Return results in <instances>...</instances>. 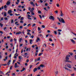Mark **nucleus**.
Masks as SVG:
<instances>
[{
    "label": "nucleus",
    "mask_w": 76,
    "mask_h": 76,
    "mask_svg": "<svg viewBox=\"0 0 76 76\" xmlns=\"http://www.w3.org/2000/svg\"><path fill=\"white\" fill-rule=\"evenodd\" d=\"M56 5H57V6L58 7H59V5L58 4H56Z\"/></svg>",
    "instance_id": "obj_55"
},
{
    "label": "nucleus",
    "mask_w": 76,
    "mask_h": 76,
    "mask_svg": "<svg viewBox=\"0 0 76 76\" xmlns=\"http://www.w3.org/2000/svg\"><path fill=\"white\" fill-rule=\"evenodd\" d=\"M17 63H15V68H17V67H18V66H17Z\"/></svg>",
    "instance_id": "obj_16"
},
{
    "label": "nucleus",
    "mask_w": 76,
    "mask_h": 76,
    "mask_svg": "<svg viewBox=\"0 0 76 76\" xmlns=\"http://www.w3.org/2000/svg\"><path fill=\"white\" fill-rule=\"evenodd\" d=\"M73 68H74V70H75V71H76V68H75V67H73Z\"/></svg>",
    "instance_id": "obj_39"
},
{
    "label": "nucleus",
    "mask_w": 76,
    "mask_h": 76,
    "mask_svg": "<svg viewBox=\"0 0 76 76\" xmlns=\"http://www.w3.org/2000/svg\"><path fill=\"white\" fill-rule=\"evenodd\" d=\"M25 70V68L23 67V69L21 70L20 71V72H22L23 71H24V70Z\"/></svg>",
    "instance_id": "obj_11"
},
{
    "label": "nucleus",
    "mask_w": 76,
    "mask_h": 76,
    "mask_svg": "<svg viewBox=\"0 0 76 76\" xmlns=\"http://www.w3.org/2000/svg\"><path fill=\"white\" fill-rule=\"evenodd\" d=\"M54 34H55V35H57V32L56 31H54Z\"/></svg>",
    "instance_id": "obj_21"
},
{
    "label": "nucleus",
    "mask_w": 76,
    "mask_h": 76,
    "mask_svg": "<svg viewBox=\"0 0 76 76\" xmlns=\"http://www.w3.org/2000/svg\"><path fill=\"white\" fill-rule=\"evenodd\" d=\"M61 23H65V22L64 20V19H63V18H61Z\"/></svg>",
    "instance_id": "obj_5"
},
{
    "label": "nucleus",
    "mask_w": 76,
    "mask_h": 76,
    "mask_svg": "<svg viewBox=\"0 0 76 76\" xmlns=\"http://www.w3.org/2000/svg\"><path fill=\"white\" fill-rule=\"evenodd\" d=\"M0 26H1V28H2V26H3V25L2 24V23H0Z\"/></svg>",
    "instance_id": "obj_19"
},
{
    "label": "nucleus",
    "mask_w": 76,
    "mask_h": 76,
    "mask_svg": "<svg viewBox=\"0 0 76 76\" xmlns=\"http://www.w3.org/2000/svg\"><path fill=\"white\" fill-rule=\"evenodd\" d=\"M10 71H9V72H7V73H6V75H8V74L9 73H10Z\"/></svg>",
    "instance_id": "obj_24"
},
{
    "label": "nucleus",
    "mask_w": 76,
    "mask_h": 76,
    "mask_svg": "<svg viewBox=\"0 0 76 76\" xmlns=\"http://www.w3.org/2000/svg\"><path fill=\"white\" fill-rule=\"evenodd\" d=\"M49 40L50 41V42H52V41H53V40H52V39H51V38H50V39H49Z\"/></svg>",
    "instance_id": "obj_26"
},
{
    "label": "nucleus",
    "mask_w": 76,
    "mask_h": 76,
    "mask_svg": "<svg viewBox=\"0 0 76 76\" xmlns=\"http://www.w3.org/2000/svg\"><path fill=\"white\" fill-rule=\"evenodd\" d=\"M4 16L5 17L6 16V12H4Z\"/></svg>",
    "instance_id": "obj_45"
},
{
    "label": "nucleus",
    "mask_w": 76,
    "mask_h": 76,
    "mask_svg": "<svg viewBox=\"0 0 76 76\" xmlns=\"http://www.w3.org/2000/svg\"><path fill=\"white\" fill-rule=\"evenodd\" d=\"M37 70V68H34V69L33 70L34 72H35Z\"/></svg>",
    "instance_id": "obj_10"
},
{
    "label": "nucleus",
    "mask_w": 76,
    "mask_h": 76,
    "mask_svg": "<svg viewBox=\"0 0 76 76\" xmlns=\"http://www.w3.org/2000/svg\"><path fill=\"white\" fill-rule=\"evenodd\" d=\"M40 40V39L39 38V37H37V39L36 40V41H37V42H38V41Z\"/></svg>",
    "instance_id": "obj_7"
},
{
    "label": "nucleus",
    "mask_w": 76,
    "mask_h": 76,
    "mask_svg": "<svg viewBox=\"0 0 76 76\" xmlns=\"http://www.w3.org/2000/svg\"><path fill=\"white\" fill-rule=\"evenodd\" d=\"M22 34V32L21 31H19V32H17V33H16V34L17 35L19 34Z\"/></svg>",
    "instance_id": "obj_9"
},
{
    "label": "nucleus",
    "mask_w": 76,
    "mask_h": 76,
    "mask_svg": "<svg viewBox=\"0 0 76 76\" xmlns=\"http://www.w3.org/2000/svg\"><path fill=\"white\" fill-rule=\"evenodd\" d=\"M0 72L1 74H2L3 75H4V73L2 71H0Z\"/></svg>",
    "instance_id": "obj_17"
},
{
    "label": "nucleus",
    "mask_w": 76,
    "mask_h": 76,
    "mask_svg": "<svg viewBox=\"0 0 76 76\" xmlns=\"http://www.w3.org/2000/svg\"><path fill=\"white\" fill-rule=\"evenodd\" d=\"M11 2L10 1H8L7 2L6 4L7 6H9Z\"/></svg>",
    "instance_id": "obj_4"
},
{
    "label": "nucleus",
    "mask_w": 76,
    "mask_h": 76,
    "mask_svg": "<svg viewBox=\"0 0 76 76\" xmlns=\"http://www.w3.org/2000/svg\"><path fill=\"white\" fill-rule=\"evenodd\" d=\"M40 28L39 27H38V30L39 31H40Z\"/></svg>",
    "instance_id": "obj_28"
},
{
    "label": "nucleus",
    "mask_w": 76,
    "mask_h": 76,
    "mask_svg": "<svg viewBox=\"0 0 76 76\" xmlns=\"http://www.w3.org/2000/svg\"><path fill=\"white\" fill-rule=\"evenodd\" d=\"M43 54V53H40L39 55V56H41Z\"/></svg>",
    "instance_id": "obj_22"
},
{
    "label": "nucleus",
    "mask_w": 76,
    "mask_h": 76,
    "mask_svg": "<svg viewBox=\"0 0 76 76\" xmlns=\"http://www.w3.org/2000/svg\"><path fill=\"white\" fill-rule=\"evenodd\" d=\"M19 59L20 60H22V56H19Z\"/></svg>",
    "instance_id": "obj_13"
},
{
    "label": "nucleus",
    "mask_w": 76,
    "mask_h": 76,
    "mask_svg": "<svg viewBox=\"0 0 76 76\" xmlns=\"http://www.w3.org/2000/svg\"><path fill=\"white\" fill-rule=\"evenodd\" d=\"M4 8L5 9H6L7 8V6H6V5H5L4 6Z\"/></svg>",
    "instance_id": "obj_35"
},
{
    "label": "nucleus",
    "mask_w": 76,
    "mask_h": 76,
    "mask_svg": "<svg viewBox=\"0 0 76 76\" xmlns=\"http://www.w3.org/2000/svg\"><path fill=\"white\" fill-rule=\"evenodd\" d=\"M56 26V25H55V24H53V28H55V27Z\"/></svg>",
    "instance_id": "obj_42"
},
{
    "label": "nucleus",
    "mask_w": 76,
    "mask_h": 76,
    "mask_svg": "<svg viewBox=\"0 0 76 76\" xmlns=\"http://www.w3.org/2000/svg\"><path fill=\"white\" fill-rule=\"evenodd\" d=\"M30 4H31V5L34 4L33 2L31 1V2H30Z\"/></svg>",
    "instance_id": "obj_54"
},
{
    "label": "nucleus",
    "mask_w": 76,
    "mask_h": 76,
    "mask_svg": "<svg viewBox=\"0 0 76 76\" xmlns=\"http://www.w3.org/2000/svg\"><path fill=\"white\" fill-rule=\"evenodd\" d=\"M58 31H59V32H61L62 31V30L61 29H58Z\"/></svg>",
    "instance_id": "obj_25"
},
{
    "label": "nucleus",
    "mask_w": 76,
    "mask_h": 76,
    "mask_svg": "<svg viewBox=\"0 0 76 76\" xmlns=\"http://www.w3.org/2000/svg\"><path fill=\"white\" fill-rule=\"evenodd\" d=\"M40 57H39V58H38V59H37V61H39L40 60Z\"/></svg>",
    "instance_id": "obj_36"
},
{
    "label": "nucleus",
    "mask_w": 76,
    "mask_h": 76,
    "mask_svg": "<svg viewBox=\"0 0 76 76\" xmlns=\"http://www.w3.org/2000/svg\"><path fill=\"white\" fill-rule=\"evenodd\" d=\"M34 10V7L32 8V9H31V10H30V12H32V11Z\"/></svg>",
    "instance_id": "obj_18"
},
{
    "label": "nucleus",
    "mask_w": 76,
    "mask_h": 76,
    "mask_svg": "<svg viewBox=\"0 0 76 76\" xmlns=\"http://www.w3.org/2000/svg\"><path fill=\"white\" fill-rule=\"evenodd\" d=\"M64 68L65 70H68L69 69L67 68H66V67H64Z\"/></svg>",
    "instance_id": "obj_33"
},
{
    "label": "nucleus",
    "mask_w": 76,
    "mask_h": 76,
    "mask_svg": "<svg viewBox=\"0 0 76 76\" xmlns=\"http://www.w3.org/2000/svg\"><path fill=\"white\" fill-rule=\"evenodd\" d=\"M39 66L40 67L43 68V67H44L45 66L44 65L41 64Z\"/></svg>",
    "instance_id": "obj_12"
},
{
    "label": "nucleus",
    "mask_w": 76,
    "mask_h": 76,
    "mask_svg": "<svg viewBox=\"0 0 76 76\" xmlns=\"http://www.w3.org/2000/svg\"><path fill=\"white\" fill-rule=\"evenodd\" d=\"M13 19H12L11 21V23H13Z\"/></svg>",
    "instance_id": "obj_44"
},
{
    "label": "nucleus",
    "mask_w": 76,
    "mask_h": 76,
    "mask_svg": "<svg viewBox=\"0 0 76 76\" xmlns=\"http://www.w3.org/2000/svg\"><path fill=\"white\" fill-rule=\"evenodd\" d=\"M37 69L38 70H40V66H38L37 67Z\"/></svg>",
    "instance_id": "obj_23"
},
{
    "label": "nucleus",
    "mask_w": 76,
    "mask_h": 76,
    "mask_svg": "<svg viewBox=\"0 0 76 76\" xmlns=\"http://www.w3.org/2000/svg\"><path fill=\"white\" fill-rule=\"evenodd\" d=\"M29 67H30L29 68L30 69H31V67H32V65H30Z\"/></svg>",
    "instance_id": "obj_38"
},
{
    "label": "nucleus",
    "mask_w": 76,
    "mask_h": 76,
    "mask_svg": "<svg viewBox=\"0 0 76 76\" xmlns=\"http://www.w3.org/2000/svg\"><path fill=\"white\" fill-rule=\"evenodd\" d=\"M74 57H75V59L76 60V55Z\"/></svg>",
    "instance_id": "obj_64"
},
{
    "label": "nucleus",
    "mask_w": 76,
    "mask_h": 76,
    "mask_svg": "<svg viewBox=\"0 0 76 76\" xmlns=\"http://www.w3.org/2000/svg\"><path fill=\"white\" fill-rule=\"evenodd\" d=\"M66 66L67 67L69 68L70 69H71L72 66L71 65L69 64H66Z\"/></svg>",
    "instance_id": "obj_2"
},
{
    "label": "nucleus",
    "mask_w": 76,
    "mask_h": 76,
    "mask_svg": "<svg viewBox=\"0 0 76 76\" xmlns=\"http://www.w3.org/2000/svg\"><path fill=\"white\" fill-rule=\"evenodd\" d=\"M27 25V24L26 23H24V25H23V26H25Z\"/></svg>",
    "instance_id": "obj_58"
},
{
    "label": "nucleus",
    "mask_w": 76,
    "mask_h": 76,
    "mask_svg": "<svg viewBox=\"0 0 76 76\" xmlns=\"http://www.w3.org/2000/svg\"><path fill=\"white\" fill-rule=\"evenodd\" d=\"M15 15L16 16H18L20 15V14H17L15 13Z\"/></svg>",
    "instance_id": "obj_50"
},
{
    "label": "nucleus",
    "mask_w": 76,
    "mask_h": 76,
    "mask_svg": "<svg viewBox=\"0 0 76 76\" xmlns=\"http://www.w3.org/2000/svg\"><path fill=\"white\" fill-rule=\"evenodd\" d=\"M65 59L66 60L65 62L72 63V62L71 61L68 60H69V58L68 57V56H66V58H65Z\"/></svg>",
    "instance_id": "obj_1"
},
{
    "label": "nucleus",
    "mask_w": 76,
    "mask_h": 76,
    "mask_svg": "<svg viewBox=\"0 0 76 76\" xmlns=\"http://www.w3.org/2000/svg\"><path fill=\"white\" fill-rule=\"evenodd\" d=\"M64 68L65 70H68L69 69L67 68H66V67H64Z\"/></svg>",
    "instance_id": "obj_34"
},
{
    "label": "nucleus",
    "mask_w": 76,
    "mask_h": 76,
    "mask_svg": "<svg viewBox=\"0 0 76 76\" xmlns=\"http://www.w3.org/2000/svg\"><path fill=\"white\" fill-rule=\"evenodd\" d=\"M28 62H29V60H28V59H27L26 60V62L27 63H28Z\"/></svg>",
    "instance_id": "obj_63"
},
{
    "label": "nucleus",
    "mask_w": 76,
    "mask_h": 76,
    "mask_svg": "<svg viewBox=\"0 0 76 76\" xmlns=\"http://www.w3.org/2000/svg\"><path fill=\"white\" fill-rule=\"evenodd\" d=\"M20 23H23V21L21 20L20 21Z\"/></svg>",
    "instance_id": "obj_48"
},
{
    "label": "nucleus",
    "mask_w": 76,
    "mask_h": 76,
    "mask_svg": "<svg viewBox=\"0 0 76 76\" xmlns=\"http://www.w3.org/2000/svg\"><path fill=\"white\" fill-rule=\"evenodd\" d=\"M4 20H8V18H4Z\"/></svg>",
    "instance_id": "obj_46"
},
{
    "label": "nucleus",
    "mask_w": 76,
    "mask_h": 76,
    "mask_svg": "<svg viewBox=\"0 0 76 76\" xmlns=\"http://www.w3.org/2000/svg\"><path fill=\"white\" fill-rule=\"evenodd\" d=\"M9 14H10V15L11 16H12L13 15V14L12 13H10Z\"/></svg>",
    "instance_id": "obj_59"
},
{
    "label": "nucleus",
    "mask_w": 76,
    "mask_h": 76,
    "mask_svg": "<svg viewBox=\"0 0 76 76\" xmlns=\"http://www.w3.org/2000/svg\"><path fill=\"white\" fill-rule=\"evenodd\" d=\"M28 18H30V17H31V16L29 14H28Z\"/></svg>",
    "instance_id": "obj_40"
},
{
    "label": "nucleus",
    "mask_w": 76,
    "mask_h": 76,
    "mask_svg": "<svg viewBox=\"0 0 76 76\" xmlns=\"http://www.w3.org/2000/svg\"><path fill=\"white\" fill-rule=\"evenodd\" d=\"M33 42V40L32 39H30V44H32V42Z\"/></svg>",
    "instance_id": "obj_15"
},
{
    "label": "nucleus",
    "mask_w": 76,
    "mask_h": 76,
    "mask_svg": "<svg viewBox=\"0 0 76 76\" xmlns=\"http://www.w3.org/2000/svg\"><path fill=\"white\" fill-rule=\"evenodd\" d=\"M16 60H14L13 61V63H12V64H14L15 62V61H16Z\"/></svg>",
    "instance_id": "obj_30"
},
{
    "label": "nucleus",
    "mask_w": 76,
    "mask_h": 76,
    "mask_svg": "<svg viewBox=\"0 0 76 76\" xmlns=\"http://www.w3.org/2000/svg\"><path fill=\"white\" fill-rule=\"evenodd\" d=\"M36 25V24L35 23H34L32 25V27H33L34 26H35Z\"/></svg>",
    "instance_id": "obj_41"
},
{
    "label": "nucleus",
    "mask_w": 76,
    "mask_h": 76,
    "mask_svg": "<svg viewBox=\"0 0 76 76\" xmlns=\"http://www.w3.org/2000/svg\"><path fill=\"white\" fill-rule=\"evenodd\" d=\"M42 27L43 28H45V26L44 25H42Z\"/></svg>",
    "instance_id": "obj_29"
},
{
    "label": "nucleus",
    "mask_w": 76,
    "mask_h": 76,
    "mask_svg": "<svg viewBox=\"0 0 76 76\" xmlns=\"http://www.w3.org/2000/svg\"><path fill=\"white\" fill-rule=\"evenodd\" d=\"M49 35H50V34H47L46 35V37H48V36Z\"/></svg>",
    "instance_id": "obj_62"
},
{
    "label": "nucleus",
    "mask_w": 76,
    "mask_h": 76,
    "mask_svg": "<svg viewBox=\"0 0 76 76\" xmlns=\"http://www.w3.org/2000/svg\"><path fill=\"white\" fill-rule=\"evenodd\" d=\"M49 19L50 20H51L52 19V20H54V17L52 16V15H50L49 17Z\"/></svg>",
    "instance_id": "obj_3"
},
{
    "label": "nucleus",
    "mask_w": 76,
    "mask_h": 76,
    "mask_svg": "<svg viewBox=\"0 0 76 76\" xmlns=\"http://www.w3.org/2000/svg\"><path fill=\"white\" fill-rule=\"evenodd\" d=\"M72 34H73L74 35H75L76 36V34L75 33H73V32H72Z\"/></svg>",
    "instance_id": "obj_53"
},
{
    "label": "nucleus",
    "mask_w": 76,
    "mask_h": 76,
    "mask_svg": "<svg viewBox=\"0 0 76 76\" xmlns=\"http://www.w3.org/2000/svg\"><path fill=\"white\" fill-rule=\"evenodd\" d=\"M12 66H11L10 67V70H11L12 69Z\"/></svg>",
    "instance_id": "obj_43"
},
{
    "label": "nucleus",
    "mask_w": 76,
    "mask_h": 76,
    "mask_svg": "<svg viewBox=\"0 0 76 76\" xmlns=\"http://www.w3.org/2000/svg\"><path fill=\"white\" fill-rule=\"evenodd\" d=\"M57 19L59 20V21L61 22V19L59 17H57Z\"/></svg>",
    "instance_id": "obj_27"
},
{
    "label": "nucleus",
    "mask_w": 76,
    "mask_h": 76,
    "mask_svg": "<svg viewBox=\"0 0 76 76\" xmlns=\"http://www.w3.org/2000/svg\"><path fill=\"white\" fill-rule=\"evenodd\" d=\"M23 18H24L23 17H21L20 19V20H23Z\"/></svg>",
    "instance_id": "obj_37"
},
{
    "label": "nucleus",
    "mask_w": 76,
    "mask_h": 76,
    "mask_svg": "<svg viewBox=\"0 0 76 76\" xmlns=\"http://www.w3.org/2000/svg\"><path fill=\"white\" fill-rule=\"evenodd\" d=\"M39 18H40L41 19H42V18L41 15H39Z\"/></svg>",
    "instance_id": "obj_32"
},
{
    "label": "nucleus",
    "mask_w": 76,
    "mask_h": 76,
    "mask_svg": "<svg viewBox=\"0 0 76 76\" xmlns=\"http://www.w3.org/2000/svg\"><path fill=\"white\" fill-rule=\"evenodd\" d=\"M22 38H21L20 39H19V42H21V41H22Z\"/></svg>",
    "instance_id": "obj_20"
},
{
    "label": "nucleus",
    "mask_w": 76,
    "mask_h": 76,
    "mask_svg": "<svg viewBox=\"0 0 76 76\" xmlns=\"http://www.w3.org/2000/svg\"><path fill=\"white\" fill-rule=\"evenodd\" d=\"M70 40L72 41V43H73L74 44H75V42L74 40L73 39H71Z\"/></svg>",
    "instance_id": "obj_6"
},
{
    "label": "nucleus",
    "mask_w": 76,
    "mask_h": 76,
    "mask_svg": "<svg viewBox=\"0 0 76 76\" xmlns=\"http://www.w3.org/2000/svg\"><path fill=\"white\" fill-rule=\"evenodd\" d=\"M2 66H5L6 65H7V64H2Z\"/></svg>",
    "instance_id": "obj_61"
},
{
    "label": "nucleus",
    "mask_w": 76,
    "mask_h": 76,
    "mask_svg": "<svg viewBox=\"0 0 76 76\" xmlns=\"http://www.w3.org/2000/svg\"><path fill=\"white\" fill-rule=\"evenodd\" d=\"M3 33L2 31H0V34H3Z\"/></svg>",
    "instance_id": "obj_49"
},
{
    "label": "nucleus",
    "mask_w": 76,
    "mask_h": 76,
    "mask_svg": "<svg viewBox=\"0 0 76 76\" xmlns=\"http://www.w3.org/2000/svg\"><path fill=\"white\" fill-rule=\"evenodd\" d=\"M39 1L40 2V3H42L43 2V1L42 0H39Z\"/></svg>",
    "instance_id": "obj_51"
},
{
    "label": "nucleus",
    "mask_w": 76,
    "mask_h": 76,
    "mask_svg": "<svg viewBox=\"0 0 76 76\" xmlns=\"http://www.w3.org/2000/svg\"><path fill=\"white\" fill-rule=\"evenodd\" d=\"M31 24L30 23V24H28V25L27 26H28V27H29L30 26H31Z\"/></svg>",
    "instance_id": "obj_47"
},
{
    "label": "nucleus",
    "mask_w": 76,
    "mask_h": 76,
    "mask_svg": "<svg viewBox=\"0 0 76 76\" xmlns=\"http://www.w3.org/2000/svg\"><path fill=\"white\" fill-rule=\"evenodd\" d=\"M12 12V10H10L8 11V14H11Z\"/></svg>",
    "instance_id": "obj_8"
},
{
    "label": "nucleus",
    "mask_w": 76,
    "mask_h": 76,
    "mask_svg": "<svg viewBox=\"0 0 76 76\" xmlns=\"http://www.w3.org/2000/svg\"><path fill=\"white\" fill-rule=\"evenodd\" d=\"M71 75L72 76H75V74L74 73H73V74H71Z\"/></svg>",
    "instance_id": "obj_52"
},
{
    "label": "nucleus",
    "mask_w": 76,
    "mask_h": 76,
    "mask_svg": "<svg viewBox=\"0 0 76 76\" xmlns=\"http://www.w3.org/2000/svg\"><path fill=\"white\" fill-rule=\"evenodd\" d=\"M55 73H56V75L58 74V71H56V72H55Z\"/></svg>",
    "instance_id": "obj_56"
},
{
    "label": "nucleus",
    "mask_w": 76,
    "mask_h": 76,
    "mask_svg": "<svg viewBox=\"0 0 76 76\" xmlns=\"http://www.w3.org/2000/svg\"><path fill=\"white\" fill-rule=\"evenodd\" d=\"M31 30L29 29H27V32H31Z\"/></svg>",
    "instance_id": "obj_57"
},
{
    "label": "nucleus",
    "mask_w": 76,
    "mask_h": 76,
    "mask_svg": "<svg viewBox=\"0 0 76 76\" xmlns=\"http://www.w3.org/2000/svg\"><path fill=\"white\" fill-rule=\"evenodd\" d=\"M38 13H39V14H41L42 12L41 11H38Z\"/></svg>",
    "instance_id": "obj_31"
},
{
    "label": "nucleus",
    "mask_w": 76,
    "mask_h": 76,
    "mask_svg": "<svg viewBox=\"0 0 76 76\" xmlns=\"http://www.w3.org/2000/svg\"><path fill=\"white\" fill-rule=\"evenodd\" d=\"M6 29H7V28H6V27L4 28V30H5Z\"/></svg>",
    "instance_id": "obj_60"
},
{
    "label": "nucleus",
    "mask_w": 76,
    "mask_h": 76,
    "mask_svg": "<svg viewBox=\"0 0 76 76\" xmlns=\"http://www.w3.org/2000/svg\"><path fill=\"white\" fill-rule=\"evenodd\" d=\"M61 17H62V16H63L64 15V14L61 11Z\"/></svg>",
    "instance_id": "obj_14"
}]
</instances>
